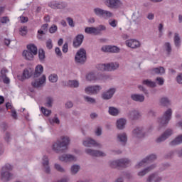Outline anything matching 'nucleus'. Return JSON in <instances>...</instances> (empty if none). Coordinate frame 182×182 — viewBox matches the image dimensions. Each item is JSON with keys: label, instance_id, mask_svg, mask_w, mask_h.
Returning <instances> with one entry per match:
<instances>
[{"label": "nucleus", "instance_id": "f257e3e1", "mask_svg": "<svg viewBox=\"0 0 182 182\" xmlns=\"http://www.w3.org/2000/svg\"><path fill=\"white\" fill-rule=\"evenodd\" d=\"M70 143V139L68 136H61V141L58 140L52 145V150L55 153H63L65 150H68V146Z\"/></svg>", "mask_w": 182, "mask_h": 182}, {"label": "nucleus", "instance_id": "f03ea898", "mask_svg": "<svg viewBox=\"0 0 182 182\" xmlns=\"http://www.w3.org/2000/svg\"><path fill=\"white\" fill-rule=\"evenodd\" d=\"M12 166L9 164H6L1 168L0 171V181L1 182H9L14 179V173L12 171Z\"/></svg>", "mask_w": 182, "mask_h": 182}, {"label": "nucleus", "instance_id": "7ed1b4c3", "mask_svg": "<svg viewBox=\"0 0 182 182\" xmlns=\"http://www.w3.org/2000/svg\"><path fill=\"white\" fill-rule=\"evenodd\" d=\"M171 116H173V109L168 108L164 112L163 117L159 119V123L160 127H164L167 125L168 122L171 120Z\"/></svg>", "mask_w": 182, "mask_h": 182}, {"label": "nucleus", "instance_id": "20e7f679", "mask_svg": "<svg viewBox=\"0 0 182 182\" xmlns=\"http://www.w3.org/2000/svg\"><path fill=\"white\" fill-rule=\"evenodd\" d=\"M87 60V57L86 55V50L85 48H80L75 54V63H80V65H85Z\"/></svg>", "mask_w": 182, "mask_h": 182}, {"label": "nucleus", "instance_id": "39448f33", "mask_svg": "<svg viewBox=\"0 0 182 182\" xmlns=\"http://www.w3.org/2000/svg\"><path fill=\"white\" fill-rule=\"evenodd\" d=\"M104 4L109 9H120L123 6V2L121 0H105Z\"/></svg>", "mask_w": 182, "mask_h": 182}, {"label": "nucleus", "instance_id": "423d86ee", "mask_svg": "<svg viewBox=\"0 0 182 182\" xmlns=\"http://www.w3.org/2000/svg\"><path fill=\"white\" fill-rule=\"evenodd\" d=\"M132 136L136 139H143L146 136V131L143 127H136L132 131Z\"/></svg>", "mask_w": 182, "mask_h": 182}, {"label": "nucleus", "instance_id": "0eeeda50", "mask_svg": "<svg viewBox=\"0 0 182 182\" xmlns=\"http://www.w3.org/2000/svg\"><path fill=\"white\" fill-rule=\"evenodd\" d=\"M46 82V75H43L41 77L34 80L31 82V86L35 89H38V87H42L43 85Z\"/></svg>", "mask_w": 182, "mask_h": 182}, {"label": "nucleus", "instance_id": "6e6552de", "mask_svg": "<svg viewBox=\"0 0 182 182\" xmlns=\"http://www.w3.org/2000/svg\"><path fill=\"white\" fill-rule=\"evenodd\" d=\"M85 153L92 157H106V153L100 150H95L92 149H85Z\"/></svg>", "mask_w": 182, "mask_h": 182}, {"label": "nucleus", "instance_id": "1a4fd4ad", "mask_svg": "<svg viewBox=\"0 0 182 182\" xmlns=\"http://www.w3.org/2000/svg\"><path fill=\"white\" fill-rule=\"evenodd\" d=\"M102 90V86L92 85L85 87V92L87 95H97Z\"/></svg>", "mask_w": 182, "mask_h": 182}, {"label": "nucleus", "instance_id": "9d476101", "mask_svg": "<svg viewBox=\"0 0 182 182\" xmlns=\"http://www.w3.org/2000/svg\"><path fill=\"white\" fill-rule=\"evenodd\" d=\"M173 134V129H166L159 137L156 139V143H163Z\"/></svg>", "mask_w": 182, "mask_h": 182}, {"label": "nucleus", "instance_id": "9b49d317", "mask_svg": "<svg viewBox=\"0 0 182 182\" xmlns=\"http://www.w3.org/2000/svg\"><path fill=\"white\" fill-rule=\"evenodd\" d=\"M116 93V88H109L102 93L101 97L103 100H110Z\"/></svg>", "mask_w": 182, "mask_h": 182}, {"label": "nucleus", "instance_id": "f8f14e48", "mask_svg": "<svg viewBox=\"0 0 182 182\" xmlns=\"http://www.w3.org/2000/svg\"><path fill=\"white\" fill-rule=\"evenodd\" d=\"M101 50L108 53H119L120 48L116 46H104L102 47Z\"/></svg>", "mask_w": 182, "mask_h": 182}, {"label": "nucleus", "instance_id": "ddd939ff", "mask_svg": "<svg viewBox=\"0 0 182 182\" xmlns=\"http://www.w3.org/2000/svg\"><path fill=\"white\" fill-rule=\"evenodd\" d=\"M33 75V70L29 68V69H24L23 71L22 76H18L19 80H21V82H23L25 79H29L32 77Z\"/></svg>", "mask_w": 182, "mask_h": 182}, {"label": "nucleus", "instance_id": "4468645a", "mask_svg": "<svg viewBox=\"0 0 182 182\" xmlns=\"http://www.w3.org/2000/svg\"><path fill=\"white\" fill-rule=\"evenodd\" d=\"M83 39H85V36L83 34H78L75 36L73 42V46L74 48H80L83 43Z\"/></svg>", "mask_w": 182, "mask_h": 182}, {"label": "nucleus", "instance_id": "2eb2a0df", "mask_svg": "<svg viewBox=\"0 0 182 182\" xmlns=\"http://www.w3.org/2000/svg\"><path fill=\"white\" fill-rule=\"evenodd\" d=\"M76 156L72 154H63L62 156H59V161H65V163L70 161H76Z\"/></svg>", "mask_w": 182, "mask_h": 182}, {"label": "nucleus", "instance_id": "dca6fc26", "mask_svg": "<svg viewBox=\"0 0 182 182\" xmlns=\"http://www.w3.org/2000/svg\"><path fill=\"white\" fill-rule=\"evenodd\" d=\"M128 117L130 120H139L141 117V114L138 110L133 109L128 112Z\"/></svg>", "mask_w": 182, "mask_h": 182}, {"label": "nucleus", "instance_id": "f3484780", "mask_svg": "<svg viewBox=\"0 0 182 182\" xmlns=\"http://www.w3.org/2000/svg\"><path fill=\"white\" fill-rule=\"evenodd\" d=\"M126 45L129 48H132V49H137V48H140V41L134 39L128 40L126 41Z\"/></svg>", "mask_w": 182, "mask_h": 182}, {"label": "nucleus", "instance_id": "a211bd4d", "mask_svg": "<svg viewBox=\"0 0 182 182\" xmlns=\"http://www.w3.org/2000/svg\"><path fill=\"white\" fill-rule=\"evenodd\" d=\"M161 180H163V178L159 176L157 173H154L148 176L146 182H161Z\"/></svg>", "mask_w": 182, "mask_h": 182}, {"label": "nucleus", "instance_id": "6ab92c4d", "mask_svg": "<svg viewBox=\"0 0 182 182\" xmlns=\"http://www.w3.org/2000/svg\"><path fill=\"white\" fill-rule=\"evenodd\" d=\"M156 167H157V165L152 164V165L145 168L142 171H139L138 173V176L139 177H143V176H146V174H147V173H150V171H151V170H154L156 168Z\"/></svg>", "mask_w": 182, "mask_h": 182}, {"label": "nucleus", "instance_id": "aec40b11", "mask_svg": "<svg viewBox=\"0 0 182 182\" xmlns=\"http://www.w3.org/2000/svg\"><path fill=\"white\" fill-rule=\"evenodd\" d=\"M117 140L122 146H126L127 144V134L123 132L117 134Z\"/></svg>", "mask_w": 182, "mask_h": 182}, {"label": "nucleus", "instance_id": "412c9836", "mask_svg": "<svg viewBox=\"0 0 182 182\" xmlns=\"http://www.w3.org/2000/svg\"><path fill=\"white\" fill-rule=\"evenodd\" d=\"M43 166L44 167V171L47 174L50 173V167L49 166V159L48 158L47 156H44L43 157Z\"/></svg>", "mask_w": 182, "mask_h": 182}, {"label": "nucleus", "instance_id": "4be33fe9", "mask_svg": "<svg viewBox=\"0 0 182 182\" xmlns=\"http://www.w3.org/2000/svg\"><path fill=\"white\" fill-rule=\"evenodd\" d=\"M131 99L134 102H139V103H143L144 102V95L140 94H132L131 95Z\"/></svg>", "mask_w": 182, "mask_h": 182}, {"label": "nucleus", "instance_id": "5701e85b", "mask_svg": "<svg viewBox=\"0 0 182 182\" xmlns=\"http://www.w3.org/2000/svg\"><path fill=\"white\" fill-rule=\"evenodd\" d=\"M42 73H43V66L42 65H38L33 73V77H39Z\"/></svg>", "mask_w": 182, "mask_h": 182}, {"label": "nucleus", "instance_id": "b1692460", "mask_svg": "<svg viewBox=\"0 0 182 182\" xmlns=\"http://www.w3.org/2000/svg\"><path fill=\"white\" fill-rule=\"evenodd\" d=\"M126 123H127V121L126 120V119L120 118L117 121V123H116L117 128L119 130H123V129L126 127Z\"/></svg>", "mask_w": 182, "mask_h": 182}, {"label": "nucleus", "instance_id": "393cba45", "mask_svg": "<svg viewBox=\"0 0 182 182\" xmlns=\"http://www.w3.org/2000/svg\"><path fill=\"white\" fill-rule=\"evenodd\" d=\"M118 164L119 167L126 168V167H129V166H130V160H129L128 159H118Z\"/></svg>", "mask_w": 182, "mask_h": 182}, {"label": "nucleus", "instance_id": "a878e982", "mask_svg": "<svg viewBox=\"0 0 182 182\" xmlns=\"http://www.w3.org/2000/svg\"><path fill=\"white\" fill-rule=\"evenodd\" d=\"M83 145L85 147H92V146H97L99 144L92 139H87L83 141Z\"/></svg>", "mask_w": 182, "mask_h": 182}, {"label": "nucleus", "instance_id": "bb28decb", "mask_svg": "<svg viewBox=\"0 0 182 182\" xmlns=\"http://www.w3.org/2000/svg\"><path fill=\"white\" fill-rule=\"evenodd\" d=\"M119 65L118 63H107V72H113V70H116L119 69Z\"/></svg>", "mask_w": 182, "mask_h": 182}, {"label": "nucleus", "instance_id": "cd10ccee", "mask_svg": "<svg viewBox=\"0 0 182 182\" xmlns=\"http://www.w3.org/2000/svg\"><path fill=\"white\" fill-rule=\"evenodd\" d=\"M151 73L153 75H164L166 70L163 67H159L151 69Z\"/></svg>", "mask_w": 182, "mask_h": 182}, {"label": "nucleus", "instance_id": "c85d7f7f", "mask_svg": "<svg viewBox=\"0 0 182 182\" xmlns=\"http://www.w3.org/2000/svg\"><path fill=\"white\" fill-rule=\"evenodd\" d=\"M142 85H144V86H147V87H157V84L156 83V82L151 81V80H149V79L144 80L142 81Z\"/></svg>", "mask_w": 182, "mask_h": 182}, {"label": "nucleus", "instance_id": "c756f323", "mask_svg": "<svg viewBox=\"0 0 182 182\" xmlns=\"http://www.w3.org/2000/svg\"><path fill=\"white\" fill-rule=\"evenodd\" d=\"M182 143V134L178 135L176 139L172 140L169 143V146H178V144H181Z\"/></svg>", "mask_w": 182, "mask_h": 182}, {"label": "nucleus", "instance_id": "7c9ffc66", "mask_svg": "<svg viewBox=\"0 0 182 182\" xmlns=\"http://www.w3.org/2000/svg\"><path fill=\"white\" fill-rule=\"evenodd\" d=\"M27 50L33 55H38V47L35 44L27 45Z\"/></svg>", "mask_w": 182, "mask_h": 182}, {"label": "nucleus", "instance_id": "2f4dec72", "mask_svg": "<svg viewBox=\"0 0 182 182\" xmlns=\"http://www.w3.org/2000/svg\"><path fill=\"white\" fill-rule=\"evenodd\" d=\"M159 103L161 106H164V107H168L171 105L170 100L166 97L161 98Z\"/></svg>", "mask_w": 182, "mask_h": 182}, {"label": "nucleus", "instance_id": "473e14b6", "mask_svg": "<svg viewBox=\"0 0 182 182\" xmlns=\"http://www.w3.org/2000/svg\"><path fill=\"white\" fill-rule=\"evenodd\" d=\"M173 42L176 48H180V46L181 45V39L180 38V35L177 33H174Z\"/></svg>", "mask_w": 182, "mask_h": 182}, {"label": "nucleus", "instance_id": "72a5a7b5", "mask_svg": "<svg viewBox=\"0 0 182 182\" xmlns=\"http://www.w3.org/2000/svg\"><path fill=\"white\" fill-rule=\"evenodd\" d=\"M23 56H24L26 60H33V56H35V54L29 52L28 50H24L23 52Z\"/></svg>", "mask_w": 182, "mask_h": 182}, {"label": "nucleus", "instance_id": "f704fd0d", "mask_svg": "<svg viewBox=\"0 0 182 182\" xmlns=\"http://www.w3.org/2000/svg\"><path fill=\"white\" fill-rule=\"evenodd\" d=\"M85 33L88 35H95L97 36V33L96 31V27H86L85 28Z\"/></svg>", "mask_w": 182, "mask_h": 182}, {"label": "nucleus", "instance_id": "c9c22d12", "mask_svg": "<svg viewBox=\"0 0 182 182\" xmlns=\"http://www.w3.org/2000/svg\"><path fill=\"white\" fill-rule=\"evenodd\" d=\"M8 72V70H1V77L3 79L4 83L6 85H9L11 80H9V77H6V75L4 73H6Z\"/></svg>", "mask_w": 182, "mask_h": 182}, {"label": "nucleus", "instance_id": "e433bc0d", "mask_svg": "<svg viewBox=\"0 0 182 182\" xmlns=\"http://www.w3.org/2000/svg\"><path fill=\"white\" fill-rule=\"evenodd\" d=\"M97 36L102 35V32H105L107 29L106 26L100 24L98 26L95 27Z\"/></svg>", "mask_w": 182, "mask_h": 182}, {"label": "nucleus", "instance_id": "4c0bfd02", "mask_svg": "<svg viewBox=\"0 0 182 182\" xmlns=\"http://www.w3.org/2000/svg\"><path fill=\"white\" fill-rule=\"evenodd\" d=\"M38 58L40 62H45L46 55H45V50H43V48H40L38 50Z\"/></svg>", "mask_w": 182, "mask_h": 182}, {"label": "nucleus", "instance_id": "58836bf2", "mask_svg": "<svg viewBox=\"0 0 182 182\" xmlns=\"http://www.w3.org/2000/svg\"><path fill=\"white\" fill-rule=\"evenodd\" d=\"M164 48L167 53V55H171L173 48H171V44L170 42H166L164 45Z\"/></svg>", "mask_w": 182, "mask_h": 182}, {"label": "nucleus", "instance_id": "ea45409f", "mask_svg": "<svg viewBox=\"0 0 182 182\" xmlns=\"http://www.w3.org/2000/svg\"><path fill=\"white\" fill-rule=\"evenodd\" d=\"M48 122L51 124H60V119L58 117V114H55L53 118H49Z\"/></svg>", "mask_w": 182, "mask_h": 182}, {"label": "nucleus", "instance_id": "a19ab883", "mask_svg": "<svg viewBox=\"0 0 182 182\" xmlns=\"http://www.w3.org/2000/svg\"><path fill=\"white\" fill-rule=\"evenodd\" d=\"M44 106H46V107H52V106H53V97H47L46 98V102L44 104Z\"/></svg>", "mask_w": 182, "mask_h": 182}, {"label": "nucleus", "instance_id": "79ce46f5", "mask_svg": "<svg viewBox=\"0 0 182 182\" xmlns=\"http://www.w3.org/2000/svg\"><path fill=\"white\" fill-rule=\"evenodd\" d=\"M83 97L85 102L89 103V105H96V99L89 97L87 95H85Z\"/></svg>", "mask_w": 182, "mask_h": 182}, {"label": "nucleus", "instance_id": "37998d69", "mask_svg": "<svg viewBox=\"0 0 182 182\" xmlns=\"http://www.w3.org/2000/svg\"><path fill=\"white\" fill-rule=\"evenodd\" d=\"M68 86H69V87H74L75 89H76L79 87V81L76 80H69L68 82Z\"/></svg>", "mask_w": 182, "mask_h": 182}, {"label": "nucleus", "instance_id": "c03bdc74", "mask_svg": "<svg viewBox=\"0 0 182 182\" xmlns=\"http://www.w3.org/2000/svg\"><path fill=\"white\" fill-rule=\"evenodd\" d=\"M145 160L146 161V163L149 164V163H153V161H155V160H157V155L156 154H151L149 156H147L145 158Z\"/></svg>", "mask_w": 182, "mask_h": 182}, {"label": "nucleus", "instance_id": "a18cd8bd", "mask_svg": "<svg viewBox=\"0 0 182 182\" xmlns=\"http://www.w3.org/2000/svg\"><path fill=\"white\" fill-rule=\"evenodd\" d=\"M108 112L111 116H117L119 114V109L114 107H109Z\"/></svg>", "mask_w": 182, "mask_h": 182}, {"label": "nucleus", "instance_id": "49530a36", "mask_svg": "<svg viewBox=\"0 0 182 182\" xmlns=\"http://www.w3.org/2000/svg\"><path fill=\"white\" fill-rule=\"evenodd\" d=\"M113 16V13L109 11L104 10L102 13V17L104 19H109V18H112Z\"/></svg>", "mask_w": 182, "mask_h": 182}, {"label": "nucleus", "instance_id": "de8ad7c7", "mask_svg": "<svg viewBox=\"0 0 182 182\" xmlns=\"http://www.w3.org/2000/svg\"><path fill=\"white\" fill-rule=\"evenodd\" d=\"M71 174H77L79 171L80 170V166L79 165H73L71 166Z\"/></svg>", "mask_w": 182, "mask_h": 182}, {"label": "nucleus", "instance_id": "09e8293b", "mask_svg": "<svg viewBox=\"0 0 182 182\" xmlns=\"http://www.w3.org/2000/svg\"><path fill=\"white\" fill-rule=\"evenodd\" d=\"M103 11L104 10L100 8H95L94 9V13L97 16H99L100 18H102L103 16Z\"/></svg>", "mask_w": 182, "mask_h": 182}, {"label": "nucleus", "instance_id": "8fccbe9b", "mask_svg": "<svg viewBox=\"0 0 182 182\" xmlns=\"http://www.w3.org/2000/svg\"><path fill=\"white\" fill-rule=\"evenodd\" d=\"M97 69L101 72H107V64H98Z\"/></svg>", "mask_w": 182, "mask_h": 182}, {"label": "nucleus", "instance_id": "3c124183", "mask_svg": "<svg viewBox=\"0 0 182 182\" xmlns=\"http://www.w3.org/2000/svg\"><path fill=\"white\" fill-rule=\"evenodd\" d=\"M58 75L56 74H51L48 77V80L51 83H56V82H58Z\"/></svg>", "mask_w": 182, "mask_h": 182}, {"label": "nucleus", "instance_id": "603ef678", "mask_svg": "<svg viewBox=\"0 0 182 182\" xmlns=\"http://www.w3.org/2000/svg\"><path fill=\"white\" fill-rule=\"evenodd\" d=\"M4 141H6V143H9L11 140H12V136L9 132H6L4 136Z\"/></svg>", "mask_w": 182, "mask_h": 182}, {"label": "nucleus", "instance_id": "864d4df0", "mask_svg": "<svg viewBox=\"0 0 182 182\" xmlns=\"http://www.w3.org/2000/svg\"><path fill=\"white\" fill-rule=\"evenodd\" d=\"M68 8V3L65 1H58V9H65Z\"/></svg>", "mask_w": 182, "mask_h": 182}, {"label": "nucleus", "instance_id": "5fc2aeb1", "mask_svg": "<svg viewBox=\"0 0 182 182\" xmlns=\"http://www.w3.org/2000/svg\"><path fill=\"white\" fill-rule=\"evenodd\" d=\"M146 164H149L147 161H146V158L143 159L138 164L136 165V168H140V167H144Z\"/></svg>", "mask_w": 182, "mask_h": 182}, {"label": "nucleus", "instance_id": "6e6d98bb", "mask_svg": "<svg viewBox=\"0 0 182 182\" xmlns=\"http://www.w3.org/2000/svg\"><path fill=\"white\" fill-rule=\"evenodd\" d=\"M41 112H42V113H43L45 116H46L47 117H48V116H50V114H51V113H52V110L48 109H46V108H45V107H41Z\"/></svg>", "mask_w": 182, "mask_h": 182}, {"label": "nucleus", "instance_id": "4d7b16f0", "mask_svg": "<svg viewBox=\"0 0 182 182\" xmlns=\"http://www.w3.org/2000/svg\"><path fill=\"white\" fill-rule=\"evenodd\" d=\"M139 18H140V14L139 12H134L132 16V19L133 21V22H137V19H139Z\"/></svg>", "mask_w": 182, "mask_h": 182}, {"label": "nucleus", "instance_id": "13d9d810", "mask_svg": "<svg viewBox=\"0 0 182 182\" xmlns=\"http://www.w3.org/2000/svg\"><path fill=\"white\" fill-rule=\"evenodd\" d=\"M109 166L112 168H117V167H119V160L110 161Z\"/></svg>", "mask_w": 182, "mask_h": 182}, {"label": "nucleus", "instance_id": "bf43d9fd", "mask_svg": "<svg viewBox=\"0 0 182 182\" xmlns=\"http://www.w3.org/2000/svg\"><path fill=\"white\" fill-rule=\"evenodd\" d=\"M46 45L47 49H49V50H50V49L53 48V43H52V39L48 38L46 42Z\"/></svg>", "mask_w": 182, "mask_h": 182}, {"label": "nucleus", "instance_id": "052dcab7", "mask_svg": "<svg viewBox=\"0 0 182 182\" xmlns=\"http://www.w3.org/2000/svg\"><path fill=\"white\" fill-rule=\"evenodd\" d=\"M49 32L50 33H56V32H58V26L57 25H55V24H53L50 28H49Z\"/></svg>", "mask_w": 182, "mask_h": 182}, {"label": "nucleus", "instance_id": "680f3d73", "mask_svg": "<svg viewBox=\"0 0 182 182\" xmlns=\"http://www.w3.org/2000/svg\"><path fill=\"white\" fill-rule=\"evenodd\" d=\"M87 80L90 81L96 80V75L93 73H90L87 75Z\"/></svg>", "mask_w": 182, "mask_h": 182}, {"label": "nucleus", "instance_id": "e2e57ef3", "mask_svg": "<svg viewBox=\"0 0 182 182\" xmlns=\"http://www.w3.org/2000/svg\"><path fill=\"white\" fill-rule=\"evenodd\" d=\"M55 168L57 170V171H59L60 173H65V168H63L62 166L58 164H55Z\"/></svg>", "mask_w": 182, "mask_h": 182}, {"label": "nucleus", "instance_id": "0e129e2a", "mask_svg": "<svg viewBox=\"0 0 182 182\" xmlns=\"http://www.w3.org/2000/svg\"><path fill=\"white\" fill-rule=\"evenodd\" d=\"M69 50V46L68 43H65L64 45L63 46L62 51L63 53H68V51Z\"/></svg>", "mask_w": 182, "mask_h": 182}, {"label": "nucleus", "instance_id": "69168bd1", "mask_svg": "<svg viewBox=\"0 0 182 182\" xmlns=\"http://www.w3.org/2000/svg\"><path fill=\"white\" fill-rule=\"evenodd\" d=\"M176 151H171L165 155V159H171L174 156Z\"/></svg>", "mask_w": 182, "mask_h": 182}, {"label": "nucleus", "instance_id": "338daca9", "mask_svg": "<svg viewBox=\"0 0 182 182\" xmlns=\"http://www.w3.org/2000/svg\"><path fill=\"white\" fill-rule=\"evenodd\" d=\"M67 21L68 25L71 26V28H75V23H73V19L70 17L67 18Z\"/></svg>", "mask_w": 182, "mask_h": 182}, {"label": "nucleus", "instance_id": "774afa93", "mask_svg": "<svg viewBox=\"0 0 182 182\" xmlns=\"http://www.w3.org/2000/svg\"><path fill=\"white\" fill-rule=\"evenodd\" d=\"M53 9H58V1H51L49 4Z\"/></svg>", "mask_w": 182, "mask_h": 182}]
</instances>
